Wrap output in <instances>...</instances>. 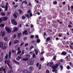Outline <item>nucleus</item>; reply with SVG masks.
<instances>
[{
    "instance_id": "f257e3e1",
    "label": "nucleus",
    "mask_w": 73,
    "mask_h": 73,
    "mask_svg": "<svg viewBox=\"0 0 73 73\" xmlns=\"http://www.w3.org/2000/svg\"><path fill=\"white\" fill-rule=\"evenodd\" d=\"M60 63H57L54 66H53V70L52 72H55V73H57V70H56V69L58 68V66L60 65Z\"/></svg>"
},
{
    "instance_id": "f03ea898",
    "label": "nucleus",
    "mask_w": 73,
    "mask_h": 73,
    "mask_svg": "<svg viewBox=\"0 0 73 73\" xmlns=\"http://www.w3.org/2000/svg\"><path fill=\"white\" fill-rule=\"evenodd\" d=\"M27 63L28 65H33V64H34V63H35V60L33 59H30L28 60Z\"/></svg>"
},
{
    "instance_id": "7ed1b4c3",
    "label": "nucleus",
    "mask_w": 73,
    "mask_h": 73,
    "mask_svg": "<svg viewBox=\"0 0 73 73\" xmlns=\"http://www.w3.org/2000/svg\"><path fill=\"white\" fill-rule=\"evenodd\" d=\"M54 65V62H50L48 63L47 64V66H49V67H51L52 68H53V66Z\"/></svg>"
},
{
    "instance_id": "20e7f679",
    "label": "nucleus",
    "mask_w": 73,
    "mask_h": 73,
    "mask_svg": "<svg viewBox=\"0 0 73 73\" xmlns=\"http://www.w3.org/2000/svg\"><path fill=\"white\" fill-rule=\"evenodd\" d=\"M11 24H13L14 25H17V23L15 21V19L11 20Z\"/></svg>"
},
{
    "instance_id": "39448f33",
    "label": "nucleus",
    "mask_w": 73,
    "mask_h": 73,
    "mask_svg": "<svg viewBox=\"0 0 73 73\" xmlns=\"http://www.w3.org/2000/svg\"><path fill=\"white\" fill-rule=\"evenodd\" d=\"M5 29L7 31V32H8V33H11V32L12 31H11V30L10 29V28L8 27H5Z\"/></svg>"
},
{
    "instance_id": "423d86ee",
    "label": "nucleus",
    "mask_w": 73,
    "mask_h": 73,
    "mask_svg": "<svg viewBox=\"0 0 73 73\" xmlns=\"http://www.w3.org/2000/svg\"><path fill=\"white\" fill-rule=\"evenodd\" d=\"M29 70L30 72H32L34 70V67L32 66H30Z\"/></svg>"
},
{
    "instance_id": "0eeeda50",
    "label": "nucleus",
    "mask_w": 73,
    "mask_h": 73,
    "mask_svg": "<svg viewBox=\"0 0 73 73\" xmlns=\"http://www.w3.org/2000/svg\"><path fill=\"white\" fill-rule=\"evenodd\" d=\"M8 3L7 2L6 3V5L5 6V11H8Z\"/></svg>"
},
{
    "instance_id": "6e6552de",
    "label": "nucleus",
    "mask_w": 73,
    "mask_h": 73,
    "mask_svg": "<svg viewBox=\"0 0 73 73\" xmlns=\"http://www.w3.org/2000/svg\"><path fill=\"white\" fill-rule=\"evenodd\" d=\"M22 36V33H19L18 34V38H20L21 36Z\"/></svg>"
},
{
    "instance_id": "1a4fd4ad",
    "label": "nucleus",
    "mask_w": 73,
    "mask_h": 73,
    "mask_svg": "<svg viewBox=\"0 0 73 73\" xmlns=\"http://www.w3.org/2000/svg\"><path fill=\"white\" fill-rule=\"evenodd\" d=\"M13 62L15 64H17L18 65H20V63L18 62H17V61L16 60H13Z\"/></svg>"
},
{
    "instance_id": "9d476101",
    "label": "nucleus",
    "mask_w": 73,
    "mask_h": 73,
    "mask_svg": "<svg viewBox=\"0 0 73 73\" xmlns=\"http://www.w3.org/2000/svg\"><path fill=\"white\" fill-rule=\"evenodd\" d=\"M2 20L4 21H6L8 20V17H3Z\"/></svg>"
},
{
    "instance_id": "9b49d317",
    "label": "nucleus",
    "mask_w": 73,
    "mask_h": 73,
    "mask_svg": "<svg viewBox=\"0 0 73 73\" xmlns=\"http://www.w3.org/2000/svg\"><path fill=\"white\" fill-rule=\"evenodd\" d=\"M1 33L2 34V37H4V36H5V32L1 31Z\"/></svg>"
},
{
    "instance_id": "f8f14e48",
    "label": "nucleus",
    "mask_w": 73,
    "mask_h": 73,
    "mask_svg": "<svg viewBox=\"0 0 73 73\" xmlns=\"http://www.w3.org/2000/svg\"><path fill=\"white\" fill-rule=\"evenodd\" d=\"M66 52L65 51H63L62 53H61V55H64V56H65L66 55Z\"/></svg>"
},
{
    "instance_id": "ddd939ff",
    "label": "nucleus",
    "mask_w": 73,
    "mask_h": 73,
    "mask_svg": "<svg viewBox=\"0 0 73 73\" xmlns=\"http://www.w3.org/2000/svg\"><path fill=\"white\" fill-rule=\"evenodd\" d=\"M19 29L18 28L16 27H15L14 29L13 32H17Z\"/></svg>"
},
{
    "instance_id": "4468645a",
    "label": "nucleus",
    "mask_w": 73,
    "mask_h": 73,
    "mask_svg": "<svg viewBox=\"0 0 73 73\" xmlns=\"http://www.w3.org/2000/svg\"><path fill=\"white\" fill-rule=\"evenodd\" d=\"M4 45V44L3 42H0V48H2L3 47V46Z\"/></svg>"
},
{
    "instance_id": "2eb2a0df",
    "label": "nucleus",
    "mask_w": 73,
    "mask_h": 73,
    "mask_svg": "<svg viewBox=\"0 0 73 73\" xmlns=\"http://www.w3.org/2000/svg\"><path fill=\"white\" fill-rule=\"evenodd\" d=\"M49 40H50V38L49 37H48V38H46V42H48Z\"/></svg>"
},
{
    "instance_id": "dca6fc26",
    "label": "nucleus",
    "mask_w": 73,
    "mask_h": 73,
    "mask_svg": "<svg viewBox=\"0 0 73 73\" xmlns=\"http://www.w3.org/2000/svg\"><path fill=\"white\" fill-rule=\"evenodd\" d=\"M23 4H25L26 5H27V4H28V2H27L26 1H23L22 2V6H23Z\"/></svg>"
},
{
    "instance_id": "f3484780",
    "label": "nucleus",
    "mask_w": 73,
    "mask_h": 73,
    "mask_svg": "<svg viewBox=\"0 0 73 73\" xmlns=\"http://www.w3.org/2000/svg\"><path fill=\"white\" fill-rule=\"evenodd\" d=\"M19 12V13L20 15H21L23 13V11L21 9H19L18 10Z\"/></svg>"
},
{
    "instance_id": "a211bd4d",
    "label": "nucleus",
    "mask_w": 73,
    "mask_h": 73,
    "mask_svg": "<svg viewBox=\"0 0 73 73\" xmlns=\"http://www.w3.org/2000/svg\"><path fill=\"white\" fill-rule=\"evenodd\" d=\"M26 57L27 58V59L28 60V58H29L31 57V55L28 54H27L26 56Z\"/></svg>"
},
{
    "instance_id": "6ab92c4d",
    "label": "nucleus",
    "mask_w": 73,
    "mask_h": 73,
    "mask_svg": "<svg viewBox=\"0 0 73 73\" xmlns=\"http://www.w3.org/2000/svg\"><path fill=\"white\" fill-rule=\"evenodd\" d=\"M22 58V57H20L19 56H18L17 58H16V60L17 61H20V59Z\"/></svg>"
},
{
    "instance_id": "aec40b11",
    "label": "nucleus",
    "mask_w": 73,
    "mask_h": 73,
    "mask_svg": "<svg viewBox=\"0 0 73 73\" xmlns=\"http://www.w3.org/2000/svg\"><path fill=\"white\" fill-rule=\"evenodd\" d=\"M28 71L27 70H23V73H28Z\"/></svg>"
},
{
    "instance_id": "412c9836",
    "label": "nucleus",
    "mask_w": 73,
    "mask_h": 73,
    "mask_svg": "<svg viewBox=\"0 0 73 73\" xmlns=\"http://www.w3.org/2000/svg\"><path fill=\"white\" fill-rule=\"evenodd\" d=\"M35 52L36 55L38 54V50L36 49H35Z\"/></svg>"
},
{
    "instance_id": "4be33fe9",
    "label": "nucleus",
    "mask_w": 73,
    "mask_h": 73,
    "mask_svg": "<svg viewBox=\"0 0 73 73\" xmlns=\"http://www.w3.org/2000/svg\"><path fill=\"white\" fill-rule=\"evenodd\" d=\"M13 16L15 19H17V15L15 13H14L13 14Z\"/></svg>"
},
{
    "instance_id": "5701e85b",
    "label": "nucleus",
    "mask_w": 73,
    "mask_h": 73,
    "mask_svg": "<svg viewBox=\"0 0 73 73\" xmlns=\"http://www.w3.org/2000/svg\"><path fill=\"white\" fill-rule=\"evenodd\" d=\"M19 41L17 40H16L14 42V44H17V43H19Z\"/></svg>"
},
{
    "instance_id": "b1692460",
    "label": "nucleus",
    "mask_w": 73,
    "mask_h": 73,
    "mask_svg": "<svg viewBox=\"0 0 73 73\" xmlns=\"http://www.w3.org/2000/svg\"><path fill=\"white\" fill-rule=\"evenodd\" d=\"M7 46H4V47L3 46V47L2 48V50H4L7 49Z\"/></svg>"
},
{
    "instance_id": "393cba45",
    "label": "nucleus",
    "mask_w": 73,
    "mask_h": 73,
    "mask_svg": "<svg viewBox=\"0 0 73 73\" xmlns=\"http://www.w3.org/2000/svg\"><path fill=\"white\" fill-rule=\"evenodd\" d=\"M8 73H13V71L9 70L7 72Z\"/></svg>"
},
{
    "instance_id": "a878e982",
    "label": "nucleus",
    "mask_w": 73,
    "mask_h": 73,
    "mask_svg": "<svg viewBox=\"0 0 73 73\" xmlns=\"http://www.w3.org/2000/svg\"><path fill=\"white\" fill-rule=\"evenodd\" d=\"M11 52H9V58L10 59H11Z\"/></svg>"
},
{
    "instance_id": "bb28decb",
    "label": "nucleus",
    "mask_w": 73,
    "mask_h": 73,
    "mask_svg": "<svg viewBox=\"0 0 73 73\" xmlns=\"http://www.w3.org/2000/svg\"><path fill=\"white\" fill-rule=\"evenodd\" d=\"M4 26H5V25H4V24H1L0 25V27H4Z\"/></svg>"
},
{
    "instance_id": "cd10ccee",
    "label": "nucleus",
    "mask_w": 73,
    "mask_h": 73,
    "mask_svg": "<svg viewBox=\"0 0 73 73\" xmlns=\"http://www.w3.org/2000/svg\"><path fill=\"white\" fill-rule=\"evenodd\" d=\"M69 64L70 66H71L72 68H73V64L72 63V62H69Z\"/></svg>"
},
{
    "instance_id": "c85d7f7f",
    "label": "nucleus",
    "mask_w": 73,
    "mask_h": 73,
    "mask_svg": "<svg viewBox=\"0 0 73 73\" xmlns=\"http://www.w3.org/2000/svg\"><path fill=\"white\" fill-rule=\"evenodd\" d=\"M22 60L23 61H27V60H28V59L27 58H23L22 59Z\"/></svg>"
},
{
    "instance_id": "c756f323",
    "label": "nucleus",
    "mask_w": 73,
    "mask_h": 73,
    "mask_svg": "<svg viewBox=\"0 0 73 73\" xmlns=\"http://www.w3.org/2000/svg\"><path fill=\"white\" fill-rule=\"evenodd\" d=\"M36 42L38 43H40V40L39 39H37Z\"/></svg>"
},
{
    "instance_id": "7c9ffc66",
    "label": "nucleus",
    "mask_w": 73,
    "mask_h": 73,
    "mask_svg": "<svg viewBox=\"0 0 73 73\" xmlns=\"http://www.w3.org/2000/svg\"><path fill=\"white\" fill-rule=\"evenodd\" d=\"M26 33H27V31L25 30L24 32L23 33V35H24V34H25Z\"/></svg>"
},
{
    "instance_id": "2f4dec72",
    "label": "nucleus",
    "mask_w": 73,
    "mask_h": 73,
    "mask_svg": "<svg viewBox=\"0 0 73 73\" xmlns=\"http://www.w3.org/2000/svg\"><path fill=\"white\" fill-rule=\"evenodd\" d=\"M3 69H4V68H3V67H2L0 68V71L1 72L3 71Z\"/></svg>"
},
{
    "instance_id": "473e14b6",
    "label": "nucleus",
    "mask_w": 73,
    "mask_h": 73,
    "mask_svg": "<svg viewBox=\"0 0 73 73\" xmlns=\"http://www.w3.org/2000/svg\"><path fill=\"white\" fill-rule=\"evenodd\" d=\"M67 68L68 70H69L70 69H72V68H70L69 66H68Z\"/></svg>"
},
{
    "instance_id": "72a5a7b5",
    "label": "nucleus",
    "mask_w": 73,
    "mask_h": 73,
    "mask_svg": "<svg viewBox=\"0 0 73 73\" xmlns=\"http://www.w3.org/2000/svg\"><path fill=\"white\" fill-rule=\"evenodd\" d=\"M4 40L5 41H7V40H8L7 38V37H5L4 38Z\"/></svg>"
},
{
    "instance_id": "f704fd0d",
    "label": "nucleus",
    "mask_w": 73,
    "mask_h": 73,
    "mask_svg": "<svg viewBox=\"0 0 73 73\" xmlns=\"http://www.w3.org/2000/svg\"><path fill=\"white\" fill-rule=\"evenodd\" d=\"M26 17H27V18H29V14H26L25 15Z\"/></svg>"
},
{
    "instance_id": "c9c22d12",
    "label": "nucleus",
    "mask_w": 73,
    "mask_h": 73,
    "mask_svg": "<svg viewBox=\"0 0 73 73\" xmlns=\"http://www.w3.org/2000/svg\"><path fill=\"white\" fill-rule=\"evenodd\" d=\"M33 48H34V46H31V47H30V50H31V49H33Z\"/></svg>"
},
{
    "instance_id": "e433bc0d",
    "label": "nucleus",
    "mask_w": 73,
    "mask_h": 73,
    "mask_svg": "<svg viewBox=\"0 0 73 73\" xmlns=\"http://www.w3.org/2000/svg\"><path fill=\"white\" fill-rule=\"evenodd\" d=\"M22 19L23 20H25V17L24 16H23L22 17Z\"/></svg>"
},
{
    "instance_id": "4c0bfd02",
    "label": "nucleus",
    "mask_w": 73,
    "mask_h": 73,
    "mask_svg": "<svg viewBox=\"0 0 73 73\" xmlns=\"http://www.w3.org/2000/svg\"><path fill=\"white\" fill-rule=\"evenodd\" d=\"M9 60H8L7 61V65H8V66H10V65H9Z\"/></svg>"
},
{
    "instance_id": "58836bf2",
    "label": "nucleus",
    "mask_w": 73,
    "mask_h": 73,
    "mask_svg": "<svg viewBox=\"0 0 73 73\" xmlns=\"http://www.w3.org/2000/svg\"><path fill=\"white\" fill-rule=\"evenodd\" d=\"M60 68L61 70H62V69H63V66L61 65L60 66Z\"/></svg>"
},
{
    "instance_id": "ea45409f",
    "label": "nucleus",
    "mask_w": 73,
    "mask_h": 73,
    "mask_svg": "<svg viewBox=\"0 0 73 73\" xmlns=\"http://www.w3.org/2000/svg\"><path fill=\"white\" fill-rule=\"evenodd\" d=\"M34 37H35V36L34 35H31L30 36V38H33Z\"/></svg>"
},
{
    "instance_id": "a19ab883",
    "label": "nucleus",
    "mask_w": 73,
    "mask_h": 73,
    "mask_svg": "<svg viewBox=\"0 0 73 73\" xmlns=\"http://www.w3.org/2000/svg\"><path fill=\"white\" fill-rule=\"evenodd\" d=\"M12 45V41H11L9 44V46H11Z\"/></svg>"
},
{
    "instance_id": "79ce46f5",
    "label": "nucleus",
    "mask_w": 73,
    "mask_h": 73,
    "mask_svg": "<svg viewBox=\"0 0 73 73\" xmlns=\"http://www.w3.org/2000/svg\"><path fill=\"white\" fill-rule=\"evenodd\" d=\"M21 51H18L17 52V54H20L21 53Z\"/></svg>"
},
{
    "instance_id": "37998d69",
    "label": "nucleus",
    "mask_w": 73,
    "mask_h": 73,
    "mask_svg": "<svg viewBox=\"0 0 73 73\" xmlns=\"http://www.w3.org/2000/svg\"><path fill=\"white\" fill-rule=\"evenodd\" d=\"M46 73H50L49 71L48 70H47L46 71Z\"/></svg>"
},
{
    "instance_id": "c03bdc74",
    "label": "nucleus",
    "mask_w": 73,
    "mask_h": 73,
    "mask_svg": "<svg viewBox=\"0 0 73 73\" xmlns=\"http://www.w3.org/2000/svg\"><path fill=\"white\" fill-rule=\"evenodd\" d=\"M2 21H3V18H0V24L1 23Z\"/></svg>"
},
{
    "instance_id": "a18cd8bd",
    "label": "nucleus",
    "mask_w": 73,
    "mask_h": 73,
    "mask_svg": "<svg viewBox=\"0 0 73 73\" xmlns=\"http://www.w3.org/2000/svg\"><path fill=\"white\" fill-rule=\"evenodd\" d=\"M1 15L2 16H5V14L4 13H1Z\"/></svg>"
},
{
    "instance_id": "49530a36",
    "label": "nucleus",
    "mask_w": 73,
    "mask_h": 73,
    "mask_svg": "<svg viewBox=\"0 0 73 73\" xmlns=\"http://www.w3.org/2000/svg\"><path fill=\"white\" fill-rule=\"evenodd\" d=\"M39 70H40L41 69V64H40L39 65Z\"/></svg>"
},
{
    "instance_id": "de8ad7c7",
    "label": "nucleus",
    "mask_w": 73,
    "mask_h": 73,
    "mask_svg": "<svg viewBox=\"0 0 73 73\" xmlns=\"http://www.w3.org/2000/svg\"><path fill=\"white\" fill-rule=\"evenodd\" d=\"M13 38H15L16 37V35L15 34L13 35Z\"/></svg>"
},
{
    "instance_id": "09e8293b",
    "label": "nucleus",
    "mask_w": 73,
    "mask_h": 73,
    "mask_svg": "<svg viewBox=\"0 0 73 73\" xmlns=\"http://www.w3.org/2000/svg\"><path fill=\"white\" fill-rule=\"evenodd\" d=\"M21 54L22 55H23V54H24V50H22V53Z\"/></svg>"
},
{
    "instance_id": "8fccbe9b",
    "label": "nucleus",
    "mask_w": 73,
    "mask_h": 73,
    "mask_svg": "<svg viewBox=\"0 0 73 73\" xmlns=\"http://www.w3.org/2000/svg\"><path fill=\"white\" fill-rule=\"evenodd\" d=\"M11 15V12H8L7 13V16H9Z\"/></svg>"
},
{
    "instance_id": "3c124183",
    "label": "nucleus",
    "mask_w": 73,
    "mask_h": 73,
    "mask_svg": "<svg viewBox=\"0 0 73 73\" xmlns=\"http://www.w3.org/2000/svg\"><path fill=\"white\" fill-rule=\"evenodd\" d=\"M57 4V1H55L54 3H53V4Z\"/></svg>"
},
{
    "instance_id": "603ef678",
    "label": "nucleus",
    "mask_w": 73,
    "mask_h": 73,
    "mask_svg": "<svg viewBox=\"0 0 73 73\" xmlns=\"http://www.w3.org/2000/svg\"><path fill=\"white\" fill-rule=\"evenodd\" d=\"M31 11L30 10H28V13H31Z\"/></svg>"
},
{
    "instance_id": "864d4df0",
    "label": "nucleus",
    "mask_w": 73,
    "mask_h": 73,
    "mask_svg": "<svg viewBox=\"0 0 73 73\" xmlns=\"http://www.w3.org/2000/svg\"><path fill=\"white\" fill-rule=\"evenodd\" d=\"M27 40V37H25L24 38V41H25L26 40Z\"/></svg>"
},
{
    "instance_id": "5fc2aeb1",
    "label": "nucleus",
    "mask_w": 73,
    "mask_h": 73,
    "mask_svg": "<svg viewBox=\"0 0 73 73\" xmlns=\"http://www.w3.org/2000/svg\"><path fill=\"white\" fill-rule=\"evenodd\" d=\"M67 7H68V11H70V6L69 5H68Z\"/></svg>"
},
{
    "instance_id": "6e6d98bb",
    "label": "nucleus",
    "mask_w": 73,
    "mask_h": 73,
    "mask_svg": "<svg viewBox=\"0 0 73 73\" xmlns=\"http://www.w3.org/2000/svg\"><path fill=\"white\" fill-rule=\"evenodd\" d=\"M28 45H29V44L28 43H26L25 44V46L26 47V46H28Z\"/></svg>"
},
{
    "instance_id": "4d7b16f0",
    "label": "nucleus",
    "mask_w": 73,
    "mask_h": 73,
    "mask_svg": "<svg viewBox=\"0 0 73 73\" xmlns=\"http://www.w3.org/2000/svg\"><path fill=\"white\" fill-rule=\"evenodd\" d=\"M68 28H72V26L70 25H69L68 26Z\"/></svg>"
},
{
    "instance_id": "13d9d810",
    "label": "nucleus",
    "mask_w": 73,
    "mask_h": 73,
    "mask_svg": "<svg viewBox=\"0 0 73 73\" xmlns=\"http://www.w3.org/2000/svg\"><path fill=\"white\" fill-rule=\"evenodd\" d=\"M53 58L54 60H56V56H54L53 57Z\"/></svg>"
},
{
    "instance_id": "bf43d9fd",
    "label": "nucleus",
    "mask_w": 73,
    "mask_h": 73,
    "mask_svg": "<svg viewBox=\"0 0 73 73\" xmlns=\"http://www.w3.org/2000/svg\"><path fill=\"white\" fill-rule=\"evenodd\" d=\"M69 46L70 47L71 49H72V50H73V47L71 46L70 45H69Z\"/></svg>"
},
{
    "instance_id": "052dcab7",
    "label": "nucleus",
    "mask_w": 73,
    "mask_h": 73,
    "mask_svg": "<svg viewBox=\"0 0 73 73\" xmlns=\"http://www.w3.org/2000/svg\"><path fill=\"white\" fill-rule=\"evenodd\" d=\"M33 58H35L36 57V55L35 54H33Z\"/></svg>"
},
{
    "instance_id": "680f3d73",
    "label": "nucleus",
    "mask_w": 73,
    "mask_h": 73,
    "mask_svg": "<svg viewBox=\"0 0 73 73\" xmlns=\"http://www.w3.org/2000/svg\"><path fill=\"white\" fill-rule=\"evenodd\" d=\"M30 16V17H32V16H33V15H32V13H30L29 14Z\"/></svg>"
},
{
    "instance_id": "e2e57ef3",
    "label": "nucleus",
    "mask_w": 73,
    "mask_h": 73,
    "mask_svg": "<svg viewBox=\"0 0 73 73\" xmlns=\"http://www.w3.org/2000/svg\"><path fill=\"white\" fill-rule=\"evenodd\" d=\"M1 8H5V5H3L1 6Z\"/></svg>"
},
{
    "instance_id": "0e129e2a",
    "label": "nucleus",
    "mask_w": 73,
    "mask_h": 73,
    "mask_svg": "<svg viewBox=\"0 0 73 73\" xmlns=\"http://www.w3.org/2000/svg\"><path fill=\"white\" fill-rule=\"evenodd\" d=\"M40 61H43L44 60V58H40Z\"/></svg>"
},
{
    "instance_id": "69168bd1",
    "label": "nucleus",
    "mask_w": 73,
    "mask_h": 73,
    "mask_svg": "<svg viewBox=\"0 0 73 73\" xmlns=\"http://www.w3.org/2000/svg\"><path fill=\"white\" fill-rule=\"evenodd\" d=\"M5 58L6 59H7L8 58V54H7L5 56Z\"/></svg>"
},
{
    "instance_id": "338daca9",
    "label": "nucleus",
    "mask_w": 73,
    "mask_h": 73,
    "mask_svg": "<svg viewBox=\"0 0 73 73\" xmlns=\"http://www.w3.org/2000/svg\"><path fill=\"white\" fill-rule=\"evenodd\" d=\"M17 7H18V5H16L14 6V7H15V8H17Z\"/></svg>"
},
{
    "instance_id": "774afa93",
    "label": "nucleus",
    "mask_w": 73,
    "mask_h": 73,
    "mask_svg": "<svg viewBox=\"0 0 73 73\" xmlns=\"http://www.w3.org/2000/svg\"><path fill=\"white\" fill-rule=\"evenodd\" d=\"M3 71L4 73H6V72L5 71V69H3Z\"/></svg>"
}]
</instances>
